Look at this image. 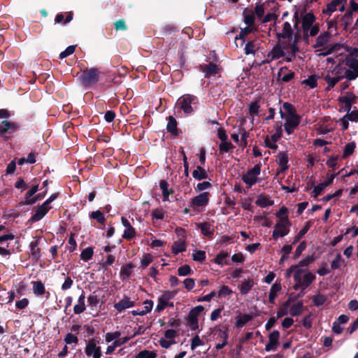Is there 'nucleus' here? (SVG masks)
<instances>
[{
	"label": "nucleus",
	"instance_id": "obj_1",
	"mask_svg": "<svg viewBox=\"0 0 358 358\" xmlns=\"http://www.w3.org/2000/svg\"><path fill=\"white\" fill-rule=\"evenodd\" d=\"M315 278V275L308 270L304 268L298 270L294 276L295 284L293 285V289L294 290L301 289L305 292V289L313 282Z\"/></svg>",
	"mask_w": 358,
	"mask_h": 358
},
{
	"label": "nucleus",
	"instance_id": "obj_2",
	"mask_svg": "<svg viewBox=\"0 0 358 358\" xmlns=\"http://www.w3.org/2000/svg\"><path fill=\"white\" fill-rule=\"evenodd\" d=\"M101 72L98 68H86L82 71L78 80L84 87H92L99 81Z\"/></svg>",
	"mask_w": 358,
	"mask_h": 358
},
{
	"label": "nucleus",
	"instance_id": "obj_3",
	"mask_svg": "<svg viewBox=\"0 0 358 358\" xmlns=\"http://www.w3.org/2000/svg\"><path fill=\"white\" fill-rule=\"evenodd\" d=\"M198 102V98L189 94L181 96L178 100V104L180 106V110L187 115L193 113L194 109L192 105L197 104Z\"/></svg>",
	"mask_w": 358,
	"mask_h": 358
},
{
	"label": "nucleus",
	"instance_id": "obj_4",
	"mask_svg": "<svg viewBox=\"0 0 358 358\" xmlns=\"http://www.w3.org/2000/svg\"><path fill=\"white\" fill-rule=\"evenodd\" d=\"M261 166L260 164H255L242 176L241 179L246 184L248 188H250L252 185L259 182L258 176L261 172Z\"/></svg>",
	"mask_w": 358,
	"mask_h": 358
},
{
	"label": "nucleus",
	"instance_id": "obj_5",
	"mask_svg": "<svg viewBox=\"0 0 358 358\" xmlns=\"http://www.w3.org/2000/svg\"><path fill=\"white\" fill-rule=\"evenodd\" d=\"M280 115L282 119H285L284 124L285 131L288 135L292 134L295 129L299 125L301 120V116L286 117L285 113L282 111V108L280 109Z\"/></svg>",
	"mask_w": 358,
	"mask_h": 358
},
{
	"label": "nucleus",
	"instance_id": "obj_6",
	"mask_svg": "<svg viewBox=\"0 0 358 358\" xmlns=\"http://www.w3.org/2000/svg\"><path fill=\"white\" fill-rule=\"evenodd\" d=\"M304 294L305 292H303V290H300L297 294H294V293L290 294L287 301L284 302L279 310L277 311V318H281L283 316L287 315L288 314L287 309L290 304L296 301L299 298H301Z\"/></svg>",
	"mask_w": 358,
	"mask_h": 358
},
{
	"label": "nucleus",
	"instance_id": "obj_7",
	"mask_svg": "<svg viewBox=\"0 0 358 358\" xmlns=\"http://www.w3.org/2000/svg\"><path fill=\"white\" fill-rule=\"evenodd\" d=\"M204 308L199 305L189 312L187 315V322L192 330L195 331L199 328L198 317L203 311Z\"/></svg>",
	"mask_w": 358,
	"mask_h": 358
},
{
	"label": "nucleus",
	"instance_id": "obj_8",
	"mask_svg": "<svg viewBox=\"0 0 358 358\" xmlns=\"http://www.w3.org/2000/svg\"><path fill=\"white\" fill-rule=\"evenodd\" d=\"M338 101L340 103L343 104V110L348 113L350 112L352 106L356 103L357 96L352 92H348L345 96H339Z\"/></svg>",
	"mask_w": 358,
	"mask_h": 358
},
{
	"label": "nucleus",
	"instance_id": "obj_9",
	"mask_svg": "<svg viewBox=\"0 0 358 358\" xmlns=\"http://www.w3.org/2000/svg\"><path fill=\"white\" fill-rule=\"evenodd\" d=\"M210 193L204 192L193 197L191 200L189 206L193 208L199 207H205L208 205L210 199Z\"/></svg>",
	"mask_w": 358,
	"mask_h": 358
},
{
	"label": "nucleus",
	"instance_id": "obj_10",
	"mask_svg": "<svg viewBox=\"0 0 358 358\" xmlns=\"http://www.w3.org/2000/svg\"><path fill=\"white\" fill-rule=\"evenodd\" d=\"M85 352L87 357L92 356L93 358H101V347L96 346L94 339H91L87 342Z\"/></svg>",
	"mask_w": 358,
	"mask_h": 358
},
{
	"label": "nucleus",
	"instance_id": "obj_11",
	"mask_svg": "<svg viewBox=\"0 0 358 358\" xmlns=\"http://www.w3.org/2000/svg\"><path fill=\"white\" fill-rule=\"evenodd\" d=\"M51 208V206H48L45 203H43L35 210L34 213L29 220V222L31 223H34L41 220L42 218L45 217V215L48 213V211Z\"/></svg>",
	"mask_w": 358,
	"mask_h": 358
},
{
	"label": "nucleus",
	"instance_id": "obj_12",
	"mask_svg": "<svg viewBox=\"0 0 358 358\" xmlns=\"http://www.w3.org/2000/svg\"><path fill=\"white\" fill-rule=\"evenodd\" d=\"M302 13H305V14L301 17V28L302 31H306L307 29H310L311 27L315 24L316 17L312 10L307 13L301 12Z\"/></svg>",
	"mask_w": 358,
	"mask_h": 358
},
{
	"label": "nucleus",
	"instance_id": "obj_13",
	"mask_svg": "<svg viewBox=\"0 0 358 358\" xmlns=\"http://www.w3.org/2000/svg\"><path fill=\"white\" fill-rule=\"evenodd\" d=\"M121 222L122 225L125 227L122 238L126 240H131L136 236L135 229L131 226L129 221L124 217H122Z\"/></svg>",
	"mask_w": 358,
	"mask_h": 358
},
{
	"label": "nucleus",
	"instance_id": "obj_14",
	"mask_svg": "<svg viewBox=\"0 0 358 358\" xmlns=\"http://www.w3.org/2000/svg\"><path fill=\"white\" fill-rule=\"evenodd\" d=\"M280 332L278 330H274L268 336V343L265 346V350L270 352L275 350L279 345Z\"/></svg>",
	"mask_w": 358,
	"mask_h": 358
},
{
	"label": "nucleus",
	"instance_id": "obj_15",
	"mask_svg": "<svg viewBox=\"0 0 358 358\" xmlns=\"http://www.w3.org/2000/svg\"><path fill=\"white\" fill-rule=\"evenodd\" d=\"M277 76L278 80L288 83L294 78L295 73L289 70L287 66H282L280 69Z\"/></svg>",
	"mask_w": 358,
	"mask_h": 358
},
{
	"label": "nucleus",
	"instance_id": "obj_16",
	"mask_svg": "<svg viewBox=\"0 0 358 358\" xmlns=\"http://www.w3.org/2000/svg\"><path fill=\"white\" fill-rule=\"evenodd\" d=\"M337 174L338 173L331 174L324 182L320 183L318 185L315 186L312 192V196L314 198H316L318 195H320L325 187L332 184L334 179L337 176Z\"/></svg>",
	"mask_w": 358,
	"mask_h": 358
},
{
	"label": "nucleus",
	"instance_id": "obj_17",
	"mask_svg": "<svg viewBox=\"0 0 358 358\" xmlns=\"http://www.w3.org/2000/svg\"><path fill=\"white\" fill-rule=\"evenodd\" d=\"M200 69L204 73V77L206 78H209L211 76H215L219 71L218 66L213 62H210L208 64L200 65Z\"/></svg>",
	"mask_w": 358,
	"mask_h": 358
},
{
	"label": "nucleus",
	"instance_id": "obj_18",
	"mask_svg": "<svg viewBox=\"0 0 358 358\" xmlns=\"http://www.w3.org/2000/svg\"><path fill=\"white\" fill-rule=\"evenodd\" d=\"M289 157L287 152H280L277 155V162L280 166L278 173H283L289 169Z\"/></svg>",
	"mask_w": 358,
	"mask_h": 358
},
{
	"label": "nucleus",
	"instance_id": "obj_19",
	"mask_svg": "<svg viewBox=\"0 0 358 358\" xmlns=\"http://www.w3.org/2000/svg\"><path fill=\"white\" fill-rule=\"evenodd\" d=\"M19 125L16 122L3 120L0 124V135H3L7 132L12 134L17 131Z\"/></svg>",
	"mask_w": 358,
	"mask_h": 358
},
{
	"label": "nucleus",
	"instance_id": "obj_20",
	"mask_svg": "<svg viewBox=\"0 0 358 358\" xmlns=\"http://www.w3.org/2000/svg\"><path fill=\"white\" fill-rule=\"evenodd\" d=\"M135 306V302L133 301H130L129 298L127 296H124L123 299H121L117 303H115L114 308L120 313L123 311L124 310L134 307Z\"/></svg>",
	"mask_w": 358,
	"mask_h": 358
},
{
	"label": "nucleus",
	"instance_id": "obj_21",
	"mask_svg": "<svg viewBox=\"0 0 358 358\" xmlns=\"http://www.w3.org/2000/svg\"><path fill=\"white\" fill-rule=\"evenodd\" d=\"M293 34L294 31L291 27V24H289V22H285L283 24L282 32L278 33L276 36L278 38L291 40L292 39Z\"/></svg>",
	"mask_w": 358,
	"mask_h": 358
},
{
	"label": "nucleus",
	"instance_id": "obj_22",
	"mask_svg": "<svg viewBox=\"0 0 358 358\" xmlns=\"http://www.w3.org/2000/svg\"><path fill=\"white\" fill-rule=\"evenodd\" d=\"M39 239L33 241L30 243L31 256L33 261L37 262L41 258V249L39 248Z\"/></svg>",
	"mask_w": 358,
	"mask_h": 358
},
{
	"label": "nucleus",
	"instance_id": "obj_23",
	"mask_svg": "<svg viewBox=\"0 0 358 358\" xmlns=\"http://www.w3.org/2000/svg\"><path fill=\"white\" fill-rule=\"evenodd\" d=\"M166 130L171 133L173 136H178L179 135V131L178 129V122L175 117L170 115L168 117V123L166 124Z\"/></svg>",
	"mask_w": 358,
	"mask_h": 358
},
{
	"label": "nucleus",
	"instance_id": "obj_24",
	"mask_svg": "<svg viewBox=\"0 0 358 358\" xmlns=\"http://www.w3.org/2000/svg\"><path fill=\"white\" fill-rule=\"evenodd\" d=\"M197 226L201 229V233L203 236L208 238H212V236L214 234V229L209 222H201L199 223Z\"/></svg>",
	"mask_w": 358,
	"mask_h": 358
},
{
	"label": "nucleus",
	"instance_id": "obj_25",
	"mask_svg": "<svg viewBox=\"0 0 358 358\" xmlns=\"http://www.w3.org/2000/svg\"><path fill=\"white\" fill-rule=\"evenodd\" d=\"M135 268V265L131 262L128 263L122 266L120 270V278L122 280L129 279L132 274V268Z\"/></svg>",
	"mask_w": 358,
	"mask_h": 358
},
{
	"label": "nucleus",
	"instance_id": "obj_26",
	"mask_svg": "<svg viewBox=\"0 0 358 358\" xmlns=\"http://www.w3.org/2000/svg\"><path fill=\"white\" fill-rule=\"evenodd\" d=\"M192 177L197 180H202L208 178L207 171L203 166H197L196 169L192 172Z\"/></svg>",
	"mask_w": 358,
	"mask_h": 358
},
{
	"label": "nucleus",
	"instance_id": "obj_27",
	"mask_svg": "<svg viewBox=\"0 0 358 358\" xmlns=\"http://www.w3.org/2000/svg\"><path fill=\"white\" fill-rule=\"evenodd\" d=\"M285 56V52L280 46H275L268 54L267 57H271L270 60L278 59Z\"/></svg>",
	"mask_w": 358,
	"mask_h": 358
},
{
	"label": "nucleus",
	"instance_id": "obj_28",
	"mask_svg": "<svg viewBox=\"0 0 358 358\" xmlns=\"http://www.w3.org/2000/svg\"><path fill=\"white\" fill-rule=\"evenodd\" d=\"M281 289L282 286L280 282H275L271 286L268 294V301L270 303H275V299L277 296V294Z\"/></svg>",
	"mask_w": 358,
	"mask_h": 358
},
{
	"label": "nucleus",
	"instance_id": "obj_29",
	"mask_svg": "<svg viewBox=\"0 0 358 358\" xmlns=\"http://www.w3.org/2000/svg\"><path fill=\"white\" fill-rule=\"evenodd\" d=\"M254 285V280L252 279L249 278L247 280L243 282L241 285H239L238 287L240 291V293L242 295H245L249 293V292L252 289Z\"/></svg>",
	"mask_w": 358,
	"mask_h": 358
},
{
	"label": "nucleus",
	"instance_id": "obj_30",
	"mask_svg": "<svg viewBox=\"0 0 358 358\" xmlns=\"http://www.w3.org/2000/svg\"><path fill=\"white\" fill-rule=\"evenodd\" d=\"M330 38V33L329 31H324L316 39V43L313 45V48L323 47L327 45Z\"/></svg>",
	"mask_w": 358,
	"mask_h": 358
},
{
	"label": "nucleus",
	"instance_id": "obj_31",
	"mask_svg": "<svg viewBox=\"0 0 358 358\" xmlns=\"http://www.w3.org/2000/svg\"><path fill=\"white\" fill-rule=\"evenodd\" d=\"M353 20V15L351 11H346L345 13L341 16V22L343 29L348 31V27L352 24Z\"/></svg>",
	"mask_w": 358,
	"mask_h": 358
},
{
	"label": "nucleus",
	"instance_id": "obj_32",
	"mask_svg": "<svg viewBox=\"0 0 358 358\" xmlns=\"http://www.w3.org/2000/svg\"><path fill=\"white\" fill-rule=\"evenodd\" d=\"M255 315H250V314H243V315L238 317L236 320L235 326L237 328H242L244 327L248 322L251 321Z\"/></svg>",
	"mask_w": 358,
	"mask_h": 358
},
{
	"label": "nucleus",
	"instance_id": "obj_33",
	"mask_svg": "<svg viewBox=\"0 0 358 358\" xmlns=\"http://www.w3.org/2000/svg\"><path fill=\"white\" fill-rule=\"evenodd\" d=\"M286 117L300 116L296 113V108L289 102H285L282 105Z\"/></svg>",
	"mask_w": 358,
	"mask_h": 358
},
{
	"label": "nucleus",
	"instance_id": "obj_34",
	"mask_svg": "<svg viewBox=\"0 0 358 358\" xmlns=\"http://www.w3.org/2000/svg\"><path fill=\"white\" fill-rule=\"evenodd\" d=\"M319 76L316 74H313L308 76L307 79L303 80L301 82L302 85L309 86L310 89H314L317 86V80Z\"/></svg>",
	"mask_w": 358,
	"mask_h": 358
},
{
	"label": "nucleus",
	"instance_id": "obj_35",
	"mask_svg": "<svg viewBox=\"0 0 358 358\" xmlns=\"http://www.w3.org/2000/svg\"><path fill=\"white\" fill-rule=\"evenodd\" d=\"M228 256L229 253L227 252L222 251L216 255L213 261L215 264L222 266L223 265H229V261L224 260V259H226Z\"/></svg>",
	"mask_w": 358,
	"mask_h": 358
},
{
	"label": "nucleus",
	"instance_id": "obj_36",
	"mask_svg": "<svg viewBox=\"0 0 358 358\" xmlns=\"http://www.w3.org/2000/svg\"><path fill=\"white\" fill-rule=\"evenodd\" d=\"M303 301H298L296 304H294L290 307L289 313L293 317L300 315L303 312Z\"/></svg>",
	"mask_w": 358,
	"mask_h": 358
},
{
	"label": "nucleus",
	"instance_id": "obj_37",
	"mask_svg": "<svg viewBox=\"0 0 358 358\" xmlns=\"http://www.w3.org/2000/svg\"><path fill=\"white\" fill-rule=\"evenodd\" d=\"M31 283L33 285V292L36 295L41 296L45 294V288L41 281H33Z\"/></svg>",
	"mask_w": 358,
	"mask_h": 358
},
{
	"label": "nucleus",
	"instance_id": "obj_38",
	"mask_svg": "<svg viewBox=\"0 0 358 358\" xmlns=\"http://www.w3.org/2000/svg\"><path fill=\"white\" fill-rule=\"evenodd\" d=\"M255 203L261 208H265L266 206L273 205L274 201L273 200L269 199L266 196L259 195L257 199L256 200Z\"/></svg>",
	"mask_w": 358,
	"mask_h": 358
},
{
	"label": "nucleus",
	"instance_id": "obj_39",
	"mask_svg": "<svg viewBox=\"0 0 358 358\" xmlns=\"http://www.w3.org/2000/svg\"><path fill=\"white\" fill-rule=\"evenodd\" d=\"M310 227H311V222L310 221L306 222L305 226L299 231V232L294 237L292 244L294 245L297 242H299L305 236V234L308 231Z\"/></svg>",
	"mask_w": 358,
	"mask_h": 358
},
{
	"label": "nucleus",
	"instance_id": "obj_40",
	"mask_svg": "<svg viewBox=\"0 0 358 358\" xmlns=\"http://www.w3.org/2000/svg\"><path fill=\"white\" fill-rule=\"evenodd\" d=\"M234 148L235 146L228 140L222 141L219 145L220 154L223 155L224 153L229 152Z\"/></svg>",
	"mask_w": 358,
	"mask_h": 358
},
{
	"label": "nucleus",
	"instance_id": "obj_41",
	"mask_svg": "<svg viewBox=\"0 0 358 358\" xmlns=\"http://www.w3.org/2000/svg\"><path fill=\"white\" fill-rule=\"evenodd\" d=\"M356 148V143L355 142H350L347 143L344 147L343 154L342 156L343 159H345L353 154Z\"/></svg>",
	"mask_w": 358,
	"mask_h": 358
},
{
	"label": "nucleus",
	"instance_id": "obj_42",
	"mask_svg": "<svg viewBox=\"0 0 358 358\" xmlns=\"http://www.w3.org/2000/svg\"><path fill=\"white\" fill-rule=\"evenodd\" d=\"M73 19V13L69 12L67 13V15L64 18V15L63 13H58L55 19V23H61L62 22H64V24H66L69 22H71Z\"/></svg>",
	"mask_w": 358,
	"mask_h": 358
},
{
	"label": "nucleus",
	"instance_id": "obj_43",
	"mask_svg": "<svg viewBox=\"0 0 358 358\" xmlns=\"http://www.w3.org/2000/svg\"><path fill=\"white\" fill-rule=\"evenodd\" d=\"M172 252L174 255H178L180 252H185L186 250V246L184 241H176L174 242L172 245Z\"/></svg>",
	"mask_w": 358,
	"mask_h": 358
},
{
	"label": "nucleus",
	"instance_id": "obj_44",
	"mask_svg": "<svg viewBox=\"0 0 358 358\" xmlns=\"http://www.w3.org/2000/svg\"><path fill=\"white\" fill-rule=\"evenodd\" d=\"M94 255V250L92 247H87L84 249L80 254V258L85 262H87L92 259Z\"/></svg>",
	"mask_w": 358,
	"mask_h": 358
},
{
	"label": "nucleus",
	"instance_id": "obj_45",
	"mask_svg": "<svg viewBox=\"0 0 358 358\" xmlns=\"http://www.w3.org/2000/svg\"><path fill=\"white\" fill-rule=\"evenodd\" d=\"M90 217L91 219L96 220L99 223L101 224H104L106 219L104 217V215L103 213H101L100 210H97L95 211H93L90 215Z\"/></svg>",
	"mask_w": 358,
	"mask_h": 358
},
{
	"label": "nucleus",
	"instance_id": "obj_46",
	"mask_svg": "<svg viewBox=\"0 0 358 358\" xmlns=\"http://www.w3.org/2000/svg\"><path fill=\"white\" fill-rule=\"evenodd\" d=\"M346 68L343 67L341 64L337 65L332 71V73L334 74V77L339 78V80L345 78Z\"/></svg>",
	"mask_w": 358,
	"mask_h": 358
},
{
	"label": "nucleus",
	"instance_id": "obj_47",
	"mask_svg": "<svg viewBox=\"0 0 358 358\" xmlns=\"http://www.w3.org/2000/svg\"><path fill=\"white\" fill-rule=\"evenodd\" d=\"M316 259V257H314V255H308L301 259L296 266H299V268L308 266L310 264H311L313 262H314Z\"/></svg>",
	"mask_w": 358,
	"mask_h": 358
},
{
	"label": "nucleus",
	"instance_id": "obj_48",
	"mask_svg": "<svg viewBox=\"0 0 358 358\" xmlns=\"http://www.w3.org/2000/svg\"><path fill=\"white\" fill-rule=\"evenodd\" d=\"M38 191V185H34L31 187V188L25 194V201L24 204L29 205L27 201L31 200V198L34 197L35 194Z\"/></svg>",
	"mask_w": 358,
	"mask_h": 358
},
{
	"label": "nucleus",
	"instance_id": "obj_49",
	"mask_svg": "<svg viewBox=\"0 0 358 358\" xmlns=\"http://www.w3.org/2000/svg\"><path fill=\"white\" fill-rule=\"evenodd\" d=\"M324 79L328 84L327 87H326V90L327 91L334 88L336 84L340 81L339 78L331 77L329 75H327Z\"/></svg>",
	"mask_w": 358,
	"mask_h": 358
},
{
	"label": "nucleus",
	"instance_id": "obj_50",
	"mask_svg": "<svg viewBox=\"0 0 358 358\" xmlns=\"http://www.w3.org/2000/svg\"><path fill=\"white\" fill-rule=\"evenodd\" d=\"M255 30V28L252 27H246L244 29H241L240 39L242 41L241 45H243V43H245L246 36L250 33H252Z\"/></svg>",
	"mask_w": 358,
	"mask_h": 358
},
{
	"label": "nucleus",
	"instance_id": "obj_51",
	"mask_svg": "<svg viewBox=\"0 0 358 358\" xmlns=\"http://www.w3.org/2000/svg\"><path fill=\"white\" fill-rule=\"evenodd\" d=\"M312 299L314 305L318 307L322 306L326 302L327 298L323 294H318L314 295Z\"/></svg>",
	"mask_w": 358,
	"mask_h": 358
},
{
	"label": "nucleus",
	"instance_id": "obj_52",
	"mask_svg": "<svg viewBox=\"0 0 358 358\" xmlns=\"http://www.w3.org/2000/svg\"><path fill=\"white\" fill-rule=\"evenodd\" d=\"M260 106L259 104V100H255V101L251 102L249 105V113L250 115H257L259 113Z\"/></svg>",
	"mask_w": 358,
	"mask_h": 358
},
{
	"label": "nucleus",
	"instance_id": "obj_53",
	"mask_svg": "<svg viewBox=\"0 0 358 358\" xmlns=\"http://www.w3.org/2000/svg\"><path fill=\"white\" fill-rule=\"evenodd\" d=\"M239 132L241 134V146L245 148L248 145V138L249 137V132L247 131L244 127H239Z\"/></svg>",
	"mask_w": 358,
	"mask_h": 358
},
{
	"label": "nucleus",
	"instance_id": "obj_54",
	"mask_svg": "<svg viewBox=\"0 0 358 358\" xmlns=\"http://www.w3.org/2000/svg\"><path fill=\"white\" fill-rule=\"evenodd\" d=\"M88 306L90 307H96L99 303V297L95 294V292H92L87 298Z\"/></svg>",
	"mask_w": 358,
	"mask_h": 358
},
{
	"label": "nucleus",
	"instance_id": "obj_55",
	"mask_svg": "<svg viewBox=\"0 0 358 358\" xmlns=\"http://www.w3.org/2000/svg\"><path fill=\"white\" fill-rule=\"evenodd\" d=\"M192 259L196 262H203L206 259V252L203 250H196L192 254Z\"/></svg>",
	"mask_w": 358,
	"mask_h": 358
},
{
	"label": "nucleus",
	"instance_id": "obj_56",
	"mask_svg": "<svg viewBox=\"0 0 358 358\" xmlns=\"http://www.w3.org/2000/svg\"><path fill=\"white\" fill-rule=\"evenodd\" d=\"M153 261V257L150 253H144L141 260V266L145 268Z\"/></svg>",
	"mask_w": 358,
	"mask_h": 358
},
{
	"label": "nucleus",
	"instance_id": "obj_57",
	"mask_svg": "<svg viewBox=\"0 0 358 358\" xmlns=\"http://www.w3.org/2000/svg\"><path fill=\"white\" fill-rule=\"evenodd\" d=\"M291 222L289 220L288 216H284L276 222L275 228H286V227H290Z\"/></svg>",
	"mask_w": 358,
	"mask_h": 358
},
{
	"label": "nucleus",
	"instance_id": "obj_58",
	"mask_svg": "<svg viewBox=\"0 0 358 358\" xmlns=\"http://www.w3.org/2000/svg\"><path fill=\"white\" fill-rule=\"evenodd\" d=\"M165 211L162 208L153 209L151 213L152 219L163 220L164 218Z\"/></svg>",
	"mask_w": 358,
	"mask_h": 358
},
{
	"label": "nucleus",
	"instance_id": "obj_59",
	"mask_svg": "<svg viewBox=\"0 0 358 358\" xmlns=\"http://www.w3.org/2000/svg\"><path fill=\"white\" fill-rule=\"evenodd\" d=\"M138 358H156L157 353L155 351H150L148 350H144L140 351L137 355Z\"/></svg>",
	"mask_w": 358,
	"mask_h": 358
},
{
	"label": "nucleus",
	"instance_id": "obj_60",
	"mask_svg": "<svg viewBox=\"0 0 358 358\" xmlns=\"http://www.w3.org/2000/svg\"><path fill=\"white\" fill-rule=\"evenodd\" d=\"M192 273H193V271H192L191 267L187 264H185V265L179 267V268L178 269V274L180 276H185V275H191Z\"/></svg>",
	"mask_w": 358,
	"mask_h": 358
},
{
	"label": "nucleus",
	"instance_id": "obj_61",
	"mask_svg": "<svg viewBox=\"0 0 358 358\" xmlns=\"http://www.w3.org/2000/svg\"><path fill=\"white\" fill-rule=\"evenodd\" d=\"M244 52L246 55H255V41H248V43L245 44Z\"/></svg>",
	"mask_w": 358,
	"mask_h": 358
},
{
	"label": "nucleus",
	"instance_id": "obj_62",
	"mask_svg": "<svg viewBox=\"0 0 358 358\" xmlns=\"http://www.w3.org/2000/svg\"><path fill=\"white\" fill-rule=\"evenodd\" d=\"M343 262L344 260L342 259L341 255L340 253L337 254L335 259L331 263V269L335 270L339 268L341 266V263Z\"/></svg>",
	"mask_w": 358,
	"mask_h": 358
},
{
	"label": "nucleus",
	"instance_id": "obj_63",
	"mask_svg": "<svg viewBox=\"0 0 358 358\" xmlns=\"http://www.w3.org/2000/svg\"><path fill=\"white\" fill-rule=\"evenodd\" d=\"M306 241H302L299 243V245L297 246L294 255L293 256L294 259H298L301 253L306 250Z\"/></svg>",
	"mask_w": 358,
	"mask_h": 358
},
{
	"label": "nucleus",
	"instance_id": "obj_64",
	"mask_svg": "<svg viewBox=\"0 0 358 358\" xmlns=\"http://www.w3.org/2000/svg\"><path fill=\"white\" fill-rule=\"evenodd\" d=\"M121 336V332L120 331H117L115 332H108L105 336V340L107 343H110L113 341H115L120 338Z\"/></svg>",
	"mask_w": 358,
	"mask_h": 358
}]
</instances>
